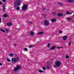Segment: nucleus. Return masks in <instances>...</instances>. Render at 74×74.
I'll list each match as a JSON object with an SVG mask.
<instances>
[{
	"instance_id": "obj_30",
	"label": "nucleus",
	"mask_w": 74,
	"mask_h": 74,
	"mask_svg": "<svg viewBox=\"0 0 74 74\" xmlns=\"http://www.w3.org/2000/svg\"><path fill=\"white\" fill-rule=\"evenodd\" d=\"M69 56H67V55H66V59H68V58H69Z\"/></svg>"
},
{
	"instance_id": "obj_21",
	"label": "nucleus",
	"mask_w": 74,
	"mask_h": 74,
	"mask_svg": "<svg viewBox=\"0 0 74 74\" xmlns=\"http://www.w3.org/2000/svg\"><path fill=\"white\" fill-rule=\"evenodd\" d=\"M10 56H14V54L12 53H11L10 54Z\"/></svg>"
},
{
	"instance_id": "obj_44",
	"label": "nucleus",
	"mask_w": 74,
	"mask_h": 74,
	"mask_svg": "<svg viewBox=\"0 0 74 74\" xmlns=\"http://www.w3.org/2000/svg\"><path fill=\"white\" fill-rule=\"evenodd\" d=\"M0 66H2V64L0 63Z\"/></svg>"
},
{
	"instance_id": "obj_39",
	"label": "nucleus",
	"mask_w": 74,
	"mask_h": 74,
	"mask_svg": "<svg viewBox=\"0 0 74 74\" xmlns=\"http://www.w3.org/2000/svg\"><path fill=\"white\" fill-rule=\"evenodd\" d=\"M0 4L1 5V4H2V3H1V1H0Z\"/></svg>"
},
{
	"instance_id": "obj_14",
	"label": "nucleus",
	"mask_w": 74,
	"mask_h": 74,
	"mask_svg": "<svg viewBox=\"0 0 74 74\" xmlns=\"http://www.w3.org/2000/svg\"><path fill=\"white\" fill-rule=\"evenodd\" d=\"M3 17L4 18H7V16H8V15H7V14H4L3 15Z\"/></svg>"
},
{
	"instance_id": "obj_24",
	"label": "nucleus",
	"mask_w": 74,
	"mask_h": 74,
	"mask_svg": "<svg viewBox=\"0 0 74 74\" xmlns=\"http://www.w3.org/2000/svg\"><path fill=\"white\" fill-rule=\"evenodd\" d=\"M53 14L54 15H57V14L55 12H53Z\"/></svg>"
},
{
	"instance_id": "obj_1",
	"label": "nucleus",
	"mask_w": 74,
	"mask_h": 74,
	"mask_svg": "<svg viewBox=\"0 0 74 74\" xmlns=\"http://www.w3.org/2000/svg\"><path fill=\"white\" fill-rule=\"evenodd\" d=\"M55 64L54 65L53 67L54 68H56L57 67H59V66H60V65L62 64V62H61V61H57L55 62Z\"/></svg>"
},
{
	"instance_id": "obj_12",
	"label": "nucleus",
	"mask_w": 74,
	"mask_h": 74,
	"mask_svg": "<svg viewBox=\"0 0 74 74\" xmlns=\"http://www.w3.org/2000/svg\"><path fill=\"white\" fill-rule=\"evenodd\" d=\"M11 25H12V24L11 23H7V26H11Z\"/></svg>"
},
{
	"instance_id": "obj_3",
	"label": "nucleus",
	"mask_w": 74,
	"mask_h": 74,
	"mask_svg": "<svg viewBox=\"0 0 74 74\" xmlns=\"http://www.w3.org/2000/svg\"><path fill=\"white\" fill-rule=\"evenodd\" d=\"M14 3L16 7L20 6L21 4V1L20 0H16Z\"/></svg>"
},
{
	"instance_id": "obj_29",
	"label": "nucleus",
	"mask_w": 74,
	"mask_h": 74,
	"mask_svg": "<svg viewBox=\"0 0 74 74\" xmlns=\"http://www.w3.org/2000/svg\"><path fill=\"white\" fill-rule=\"evenodd\" d=\"M38 72L39 73H43V71H42V70H40L38 71Z\"/></svg>"
},
{
	"instance_id": "obj_42",
	"label": "nucleus",
	"mask_w": 74,
	"mask_h": 74,
	"mask_svg": "<svg viewBox=\"0 0 74 74\" xmlns=\"http://www.w3.org/2000/svg\"><path fill=\"white\" fill-rule=\"evenodd\" d=\"M60 48H61V47H57V48H58V49H60Z\"/></svg>"
},
{
	"instance_id": "obj_36",
	"label": "nucleus",
	"mask_w": 74,
	"mask_h": 74,
	"mask_svg": "<svg viewBox=\"0 0 74 74\" xmlns=\"http://www.w3.org/2000/svg\"><path fill=\"white\" fill-rule=\"evenodd\" d=\"M46 16H47V14H46L44 15V18H45V17H46Z\"/></svg>"
},
{
	"instance_id": "obj_16",
	"label": "nucleus",
	"mask_w": 74,
	"mask_h": 74,
	"mask_svg": "<svg viewBox=\"0 0 74 74\" xmlns=\"http://www.w3.org/2000/svg\"><path fill=\"white\" fill-rule=\"evenodd\" d=\"M43 33H44V32H40L38 33V35H40V34H43Z\"/></svg>"
},
{
	"instance_id": "obj_4",
	"label": "nucleus",
	"mask_w": 74,
	"mask_h": 74,
	"mask_svg": "<svg viewBox=\"0 0 74 74\" xmlns=\"http://www.w3.org/2000/svg\"><path fill=\"white\" fill-rule=\"evenodd\" d=\"M28 4H25V5H23L22 7V10L23 11H26L27 9V6Z\"/></svg>"
},
{
	"instance_id": "obj_28",
	"label": "nucleus",
	"mask_w": 74,
	"mask_h": 74,
	"mask_svg": "<svg viewBox=\"0 0 74 74\" xmlns=\"http://www.w3.org/2000/svg\"><path fill=\"white\" fill-rule=\"evenodd\" d=\"M5 30L7 32V33H8V32H9V31H8V29L6 28Z\"/></svg>"
},
{
	"instance_id": "obj_20",
	"label": "nucleus",
	"mask_w": 74,
	"mask_h": 74,
	"mask_svg": "<svg viewBox=\"0 0 74 74\" xmlns=\"http://www.w3.org/2000/svg\"><path fill=\"white\" fill-rule=\"evenodd\" d=\"M58 5H63V3H58Z\"/></svg>"
},
{
	"instance_id": "obj_41",
	"label": "nucleus",
	"mask_w": 74,
	"mask_h": 74,
	"mask_svg": "<svg viewBox=\"0 0 74 74\" xmlns=\"http://www.w3.org/2000/svg\"><path fill=\"white\" fill-rule=\"evenodd\" d=\"M1 18H0V23H1Z\"/></svg>"
},
{
	"instance_id": "obj_2",
	"label": "nucleus",
	"mask_w": 74,
	"mask_h": 74,
	"mask_svg": "<svg viewBox=\"0 0 74 74\" xmlns=\"http://www.w3.org/2000/svg\"><path fill=\"white\" fill-rule=\"evenodd\" d=\"M19 60V58L17 57V58H12V63L15 64V63H16V62H18Z\"/></svg>"
},
{
	"instance_id": "obj_7",
	"label": "nucleus",
	"mask_w": 74,
	"mask_h": 74,
	"mask_svg": "<svg viewBox=\"0 0 74 74\" xmlns=\"http://www.w3.org/2000/svg\"><path fill=\"white\" fill-rule=\"evenodd\" d=\"M67 36H65L62 38L63 40H64V41H66L67 40Z\"/></svg>"
},
{
	"instance_id": "obj_5",
	"label": "nucleus",
	"mask_w": 74,
	"mask_h": 74,
	"mask_svg": "<svg viewBox=\"0 0 74 74\" xmlns=\"http://www.w3.org/2000/svg\"><path fill=\"white\" fill-rule=\"evenodd\" d=\"M21 66L20 65H17L16 66V68H15L14 69V71L16 72L21 69Z\"/></svg>"
},
{
	"instance_id": "obj_13",
	"label": "nucleus",
	"mask_w": 74,
	"mask_h": 74,
	"mask_svg": "<svg viewBox=\"0 0 74 74\" xmlns=\"http://www.w3.org/2000/svg\"><path fill=\"white\" fill-rule=\"evenodd\" d=\"M51 21L52 22H55V21H56V19L54 18L53 19L51 20Z\"/></svg>"
},
{
	"instance_id": "obj_15",
	"label": "nucleus",
	"mask_w": 74,
	"mask_h": 74,
	"mask_svg": "<svg viewBox=\"0 0 74 74\" xmlns=\"http://www.w3.org/2000/svg\"><path fill=\"white\" fill-rule=\"evenodd\" d=\"M30 34L31 36H33L34 35V32L33 31H31L30 32Z\"/></svg>"
},
{
	"instance_id": "obj_35",
	"label": "nucleus",
	"mask_w": 74,
	"mask_h": 74,
	"mask_svg": "<svg viewBox=\"0 0 74 74\" xmlns=\"http://www.w3.org/2000/svg\"><path fill=\"white\" fill-rule=\"evenodd\" d=\"M71 42H69V43L68 44V45L69 46H70V44H71Z\"/></svg>"
},
{
	"instance_id": "obj_9",
	"label": "nucleus",
	"mask_w": 74,
	"mask_h": 74,
	"mask_svg": "<svg viewBox=\"0 0 74 74\" xmlns=\"http://www.w3.org/2000/svg\"><path fill=\"white\" fill-rule=\"evenodd\" d=\"M2 11H5V4L2 5Z\"/></svg>"
},
{
	"instance_id": "obj_34",
	"label": "nucleus",
	"mask_w": 74,
	"mask_h": 74,
	"mask_svg": "<svg viewBox=\"0 0 74 74\" xmlns=\"http://www.w3.org/2000/svg\"><path fill=\"white\" fill-rule=\"evenodd\" d=\"M24 50L25 51H27V48H25Z\"/></svg>"
},
{
	"instance_id": "obj_22",
	"label": "nucleus",
	"mask_w": 74,
	"mask_h": 74,
	"mask_svg": "<svg viewBox=\"0 0 74 74\" xmlns=\"http://www.w3.org/2000/svg\"><path fill=\"white\" fill-rule=\"evenodd\" d=\"M29 24H30V25H32V24H33V22L30 21H29Z\"/></svg>"
},
{
	"instance_id": "obj_8",
	"label": "nucleus",
	"mask_w": 74,
	"mask_h": 74,
	"mask_svg": "<svg viewBox=\"0 0 74 74\" xmlns=\"http://www.w3.org/2000/svg\"><path fill=\"white\" fill-rule=\"evenodd\" d=\"M56 48V47L55 46H53L49 50H53V49H55Z\"/></svg>"
},
{
	"instance_id": "obj_17",
	"label": "nucleus",
	"mask_w": 74,
	"mask_h": 74,
	"mask_svg": "<svg viewBox=\"0 0 74 74\" xmlns=\"http://www.w3.org/2000/svg\"><path fill=\"white\" fill-rule=\"evenodd\" d=\"M66 19H68V21H71V18H70V17H67L66 18Z\"/></svg>"
},
{
	"instance_id": "obj_26",
	"label": "nucleus",
	"mask_w": 74,
	"mask_h": 74,
	"mask_svg": "<svg viewBox=\"0 0 74 74\" xmlns=\"http://www.w3.org/2000/svg\"><path fill=\"white\" fill-rule=\"evenodd\" d=\"M59 33L60 34H61V33H62V30H60Z\"/></svg>"
},
{
	"instance_id": "obj_10",
	"label": "nucleus",
	"mask_w": 74,
	"mask_h": 74,
	"mask_svg": "<svg viewBox=\"0 0 74 74\" xmlns=\"http://www.w3.org/2000/svg\"><path fill=\"white\" fill-rule=\"evenodd\" d=\"M68 2L69 3H74V0H68Z\"/></svg>"
},
{
	"instance_id": "obj_33",
	"label": "nucleus",
	"mask_w": 74,
	"mask_h": 74,
	"mask_svg": "<svg viewBox=\"0 0 74 74\" xmlns=\"http://www.w3.org/2000/svg\"><path fill=\"white\" fill-rule=\"evenodd\" d=\"M32 47H33V45H30L29 46V48H32Z\"/></svg>"
},
{
	"instance_id": "obj_27",
	"label": "nucleus",
	"mask_w": 74,
	"mask_h": 74,
	"mask_svg": "<svg viewBox=\"0 0 74 74\" xmlns=\"http://www.w3.org/2000/svg\"><path fill=\"white\" fill-rule=\"evenodd\" d=\"M3 3H6V1H7V0H1Z\"/></svg>"
},
{
	"instance_id": "obj_23",
	"label": "nucleus",
	"mask_w": 74,
	"mask_h": 74,
	"mask_svg": "<svg viewBox=\"0 0 74 74\" xmlns=\"http://www.w3.org/2000/svg\"><path fill=\"white\" fill-rule=\"evenodd\" d=\"M16 9H17V10H20V8L19 7H17Z\"/></svg>"
},
{
	"instance_id": "obj_11",
	"label": "nucleus",
	"mask_w": 74,
	"mask_h": 74,
	"mask_svg": "<svg viewBox=\"0 0 74 74\" xmlns=\"http://www.w3.org/2000/svg\"><path fill=\"white\" fill-rule=\"evenodd\" d=\"M63 14L62 13H59L58 14V16H59V17H60V16H63Z\"/></svg>"
},
{
	"instance_id": "obj_18",
	"label": "nucleus",
	"mask_w": 74,
	"mask_h": 74,
	"mask_svg": "<svg viewBox=\"0 0 74 74\" xmlns=\"http://www.w3.org/2000/svg\"><path fill=\"white\" fill-rule=\"evenodd\" d=\"M0 31L2 32H3V33H5V31H4V30L2 29H0Z\"/></svg>"
},
{
	"instance_id": "obj_38",
	"label": "nucleus",
	"mask_w": 74,
	"mask_h": 74,
	"mask_svg": "<svg viewBox=\"0 0 74 74\" xmlns=\"http://www.w3.org/2000/svg\"><path fill=\"white\" fill-rule=\"evenodd\" d=\"M47 69H49V66H47Z\"/></svg>"
},
{
	"instance_id": "obj_32",
	"label": "nucleus",
	"mask_w": 74,
	"mask_h": 74,
	"mask_svg": "<svg viewBox=\"0 0 74 74\" xmlns=\"http://www.w3.org/2000/svg\"><path fill=\"white\" fill-rule=\"evenodd\" d=\"M7 60H8V61L9 62H11V60H10V59H8V58H7Z\"/></svg>"
},
{
	"instance_id": "obj_43",
	"label": "nucleus",
	"mask_w": 74,
	"mask_h": 74,
	"mask_svg": "<svg viewBox=\"0 0 74 74\" xmlns=\"http://www.w3.org/2000/svg\"><path fill=\"white\" fill-rule=\"evenodd\" d=\"M11 36H9V39H10V38H11Z\"/></svg>"
},
{
	"instance_id": "obj_46",
	"label": "nucleus",
	"mask_w": 74,
	"mask_h": 74,
	"mask_svg": "<svg viewBox=\"0 0 74 74\" xmlns=\"http://www.w3.org/2000/svg\"><path fill=\"white\" fill-rule=\"evenodd\" d=\"M63 47H62V48H63Z\"/></svg>"
},
{
	"instance_id": "obj_45",
	"label": "nucleus",
	"mask_w": 74,
	"mask_h": 74,
	"mask_svg": "<svg viewBox=\"0 0 74 74\" xmlns=\"http://www.w3.org/2000/svg\"><path fill=\"white\" fill-rule=\"evenodd\" d=\"M42 15H44V14H42Z\"/></svg>"
},
{
	"instance_id": "obj_37",
	"label": "nucleus",
	"mask_w": 74,
	"mask_h": 74,
	"mask_svg": "<svg viewBox=\"0 0 74 74\" xmlns=\"http://www.w3.org/2000/svg\"><path fill=\"white\" fill-rule=\"evenodd\" d=\"M13 45H14V46H15L16 47V46H17V45H16V44H14Z\"/></svg>"
},
{
	"instance_id": "obj_19",
	"label": "nucleus",
	"mask_w": 74,
	"mask_h": 74,
	"mask_svg": "<svg viewBox=\"0 0 74 74\" xmlns=\"http://www.w3.org/2000/svg\"><path fill=\"white\" fill-rule=\"evenodd\" d=\"M66 14H67V15H70L71 14V13H69V12H68V11H67L66 12Z\"/></svg>"
},
{
	"instance_id": "obj_25",
	"label": "nucleus",
	"mask_w": 74,
	"mask_h": 74,
	"mask_svg": "<svg viewBox=\"0 0 74 74\" xmlns=\"http://www.w3.org/2000/svg\"><path fill=\"white\" fill-rule=\"evenodd\" d=\"M50 45H51V44H47V47H48V48H49V46H50Z\"/></svg>"
},
{
	"instance_id": "obj_40",
	"label": "nucleus",
	"mask_w": 74,
	"mask_h": 74,
	"mask_svg": "<svg viewBox=\"0 0 74 74\" xmlns=\"http://www.w3.org/2000/svg\"><path fill=\"white\" fill-rule=\"evenodd\" d=\"M46 10V8H43L42 10L43 11H44L45 10Z\"/></svg>"
},
{
	"instance_id": "obj_6",
	"label": "nucleus",
	"mask_w": 74,
	"mask_h": 74,
	"mask_svg": "<svg viewBox=\"0 0 74 74\" xmlns=\"http://www.w3.org/2000/svg\"><path fill=\"white\" fill-rule=\"evenodd\" d=\"M43 24L45 26H48L49 25V21L47 20H45L43 22Z\"/></svg>"
},
{
	"instance_id": "obj_31",
	"label": "nucleus",
	"mask_w": 74,
	"mask_h": 74,
	"mask_svg": "<svg viewBox=\"0 0 74 74\" xmlns=\"http://www.w3.org/2000/svg\"><path fill=\"white\" fill-rule=\"evenodd\" d=\"M43 70H46V68H45V67H43Z\"/></svg>"
}]
</instances>
